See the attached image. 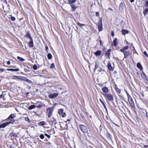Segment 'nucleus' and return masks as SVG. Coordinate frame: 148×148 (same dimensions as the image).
I'll list each match as a JSON object with an SVG mask.
<instances>
[{
    "instance_id": "nucleus-20",
    "label": "nucleus",
    "mask_w": 148,
    "mask_h": 148,
    "mask_svg": "<svg viewBox=\"0 0 148 148\" xmlns=\"http://www.w3.org/2000/svg\"><path fill=\"white\" fill-rule=\"evenodd\" d=\"M29 47H33V44L32 40H31L29 42Z\"/></svg>"
},
{
    "instance_id": "nucleus-49",
    "label": "nucleus",
    "mask_w": 148,
    "mask_h": 148,
    "mask_svg": "<svg viewBox=\"0 0 148 148\" xmlns=\"http://www.w3.org/2000/svg\"><path fill=\"white\" fill-rule=\"evenodd\" d=\"M146 11H145V10H144V11H143V14H144V15L145 16V15H146Z\"/></svg>"
},
{
    "instance_id": "nucleus-11",
    "label": "nucleus",
    "mask_w": 148,
    "mask_h": 148,
    "mask_svg": "<svg viewBox=\"0 0 148 148\" xmlns=\"http://www.w3.org/2000/svg\"><path fill=\"white\" fill-rule=\"evenodd\" d=\"M102 91L105 93H107L108 92V88L107 87H104L102 88Z\"/></svg>"
},
{
    "instance_id": "nucleus-62",
    "label": "nucleus",
    "mask_w": 148,
    "mask_h": 148,
    "mask_svg": "<svg viewBox=\"0 0 148 148\" xmlns=\"http://www.w3.org/2000/svg\"><path fill=\"white\" fill-rule=\"evenodd\" d=\"M144 75L145 76V74L144 73Z\"/></svg>"
},
{
    "instance_id": "nucleus-46",
    "label": "nucleus",
    "mask_w": 148,
    "mask_h": 148,
    "mask_svg": "<svg viewBox=\"0 0 148 148\" xmlns=\"http://www.w3.org/2000/svg\"><path fill=\"white\" fill-rule=\"evenodd\" d=\"M40 123L41 124V125H45V122H41Z\"/></svg>"
},
{
    "instance_id": "nucleus-15",
    "label": "nucleus",
    "mask_w": 148,
    "mask_h": 148,
    "mask_svg": "<svg viewBox=\"0 0 148 148\" xmlns=\"http://www.w3.org/2000/svg\"><path fill=\"white\" fill-rule=\"evenodd\" d=\"M99 66V63L98 61H96L95 62V66L94 68V71H95L98 67Z\"/></svg>"
},
{
    "instance_id": "nucleus-41",
    "label": "nucleus",
    "mask_w": 148,
    "mask_h": 148,
    "mask_svg": "<svg viewBox=\"0 0 148 148\" xmlns=\"http://www.w3.org/2000/svg\"><path fill=\"white\" fill-rule=\"evenodd\" d=\"M144 54L147 57H148V55L147 54V53L145 51L143 52Z\"/></svg>"
},
{
    "instance_id": "nucleus-34",
    "label": "nucleus",
    "mask_w": 148,
    "mask_h": 148,
    "mask_svg": "<svg viewBox=\"0 0 148 148\" xmlns=\"http://www.w3.org/2000/svg\"><path fill=\"white\" fill-rule=\"evenodd\" d=\"M44 136L43 135L41 134L40 136V138L41 139H43L44 138Z\"/></svg>"
},
{
    "instance_id": "nucleus-5",
    "label": "nucleus",
    "mask_w": 148,
    "mask_h": 148,
    "mask_svg": "<svg viewBox=\"0 0 148 148\" xmlns=\"http://www.w3.org/2000/svg\"><path fill=\"white\" fill-rule=\"evenodd\" d=\"M58 113L60 115L63 117H65L66 116V113L63 112V110L62 109H60L58 110Z\"/></svg>"
},
{
    "instance_id": "nucleus-12",
    "label": "nucleus",
    "mask_w": 148,
    "mask_h": 148,
    "mask_svg": "<svg viewBox=\"0 0 148 148\" xmlns=\"http://www.w3.org/2000/svg\"><path fill=\"white\" fill-rule=\"evenodd\" d=\"M101 51L98 50L94 53V54L97 56H99L101 55Z\"/></svg>"
},
{
    "instance_id": "nucleus-3",
    "label": "nucleus",
    "mask_w": 148,
    "mask_h": 148,
    "mask_svg": "<svg viewBox=\"0 0 148 148\" xmlns=\"http://www.w3.org/2000/svg\"><path fill=\"white\" fill-rule=\"evenodd\" d=\"M105 97L109 101H112L113 100V96L110 93L104 95Z\"/></svg>"
},
{
    "instance_id": "nucleus-4",
    "label": "nucleus",
    "mask_w": 148,
    "mask_h": 148,
    "mask_svg": "<svg viewBox=\"0 0 148 148\" xmlns=\"http://www.w3.org/2000/svg\"><path fill=\"white\" fill-rule=\"evenodd\" d=\"M59 95L58 92H56L51 94L48 95L49 98L52 99L57 97Z\"/></svg>"
},
{
    "instance_id": "nucleus-23",
    "label": "nucleus",
    "mask_w": 148,
    "mask_h": 148,
    "mask_svg": "<svg viewBox=\"0 0 148 148\" xmlns=\"http://www.w3.org/2000/svg\"><path fill=\"white\" fill-rule=\"evenodd\" d=\"M17 58L20 61L22 62L24 61H25V59H23V58L21 57H20L19 56H18L17 57Z\"/></svg>"
},
{
    "instance_id": "nucleus-31",
    "label": "nucleus",
    "mask_w": 148,
    "mask_h": 148,
    "mask_svg": "<svg viewBox=\"0 0 148 148\" xmlns=\"http://www.w3.org/2000/svg\"><path fill=\"white\" fill-rule=\"evenodd\" d=\"M25 81H26L29 83H31L32 82V81L30 80L27 79V78H26Z\"/></svg>"
},
{
    "instance_id": "nucleus-13",
    "label": "nucleus",
    "mask_w": 148,
    "mask_h": 148,
    "mask_svg": "<svg viewBox=\"0 0 148 148\" xmlns=\"http://www.w3.org/2000/svg\"><path fill=\"white\" fill-rule=\"evenodd\" d=\"M123 53L124 55V58H126L129 55V52L127 51H124L122 52Z\"/></svg>"
},
{
    "instance_id": "nucleus-32",
    "label": "nucleus",
    "mask_w": 148,
    "mask_h": 148,
    "mask_svg": "<svg viewBox=\"0 0 148 148\" xmlns=\"http://www.w3.org/2000/svg\"><path fill=\"white\" fill-rule=\"evenodd\" d=\"M4 123L2 124L1 125H0V129L2 128H4L5 127V126H4Z\"/></svg>"
},
{
    "instance_id": "nucleus-2",
    "label": "nucleus",
    "mask_w": 148,
    "mask_h": 148,
    "mask_svg": "<svg viewBox=\"0 0 148 148\" xmlns=\"http://www.w3.org/2000/svg\"><path fill=\"white\" fill-rule=\"evenodd\" d=\"M79 127L81 131L83 133H86L88 132L87 128L86 126L84 125H80Z\"/></svg>"
},
{
    "instance_id": "nucleus-43",
    "label": "nucleus",
    "mask_w": 148,
    "mask_h": 148,
    "mask_svg": "<svg viewBox=\"0 0 148 148\" xmlns=\"http://www.w3.org/2000/svg\"><path fill=\"white\" fill-rule=\"evenodd\" d=\"M45 136H47V137H48L49 138L50 137V136L48 134H45Z\"/></svg>"
},
{
    "instance_id": "nucleus-60",
    "label": "nucleus",
    "mask_w": 148,
    "mask_h": 148,
    "mask_svg": "<svg viewBox=\"0 0 148 148\" xmlns=\"http://www.w3.org/2000/svg\"><path fill=\"white\" fill-rule=\"evenodd\" d=\"M130 1L131 3H132L134 1V0H130Z\"/></svg>"
},
{
    "instance_id": "nucleus-14",
    "label": "nucleus",
    "mask_w": 148,
    "mask_h": 148,
    "mask_svg": "<svg viewBox=\"0 0 148 148\" xmlns=\"http://www.w3.org/2000/svg\"><path fill=\"white\" fill-rule=\"evenodd\" d=\"M122 33L123 35H125L126 34H128L129 33V31L125 29H123L122 30Z\"/></svg>"
},
{
    "instance_id": "nucleus-21",
    "label": "nucleus",
    "mask_w": 148,
    "mask_h": 148,
    "mask_svg": "<svg viewBox=\"0 0 148 148\" xmlns=\"http://www.w3.org/2000/svg\"><path fill=\"white\" fill-rule=\"evenodd\" d=\"M15 116L14 114H12L7 119H12Z\"/></svg>"
},
{
    "instance_id": "nucleus-26",
    "label": "nucleus",
    "mask_w": 148,
    "mask_h": 148,
    "mask_svg": "<svg viewBox=\"0 0 148 148\" xmlns=\"http://www.w3.org/2000/svg\"><path fill=\"white\" fill-rule=\"evenodd\" d=\"M47 57L48 59L50 60L52 58V56L50 53H49L47 55Z\"/></svg>"
},
{
    "instance_id": "nucleus-29",
    "label": "nucleus",
    "mask_w": 148,
    "mask_h": 148,
    "mask_svg": "<svg viewBox=\"0 0 148 148\" xmlns=\"http://www.w3.org/2000/svg\"><path fill=\"white\" fill-rule=\"evenodd\" d=\"M25 120L28 122V123L30 122V120L28 117H26L25 118Z\"/></svg>"
},
{
    "instance_id": "nucleus-24",
    "label": "nucleus",
    "mask_w": 148,
    "mask_h": 148,
    "mask_svg": "<svg viewBox=\"0 0 148 148\" xmlns=\"http://www.w3.org/2000/svg\"><path fill=\"white\" fill-rule=\"evenodd\" d=\"M20 76H15L14 75L12 76V79H15L16 78H17L18 79H19L20 78Z\"/></svg>"
},
{
    "instance_id": "nucleus-37",
    "label": "nucleus",
    "mask_w": 148,
    "mask_h": 148,
    "mask_svg": "<svg viewBox=\"0 0 148 148\" xmlns=\"http://www.w3.org/2000/svg\"><path fill=\"white\" fill-rule=\"evenodd\" d=\"M55 67V65L53 63L50 66V68H54Z\"/></svg>"
},
{
    "instance_id": "nucleus-9",
    "label": "nucleus",
    "mask_w": 148,
    "mask_h": 148,
    "mask_svg": "<svg viewBox=\"0 0 148 148\" xmlns=\"http://www.w3.org/2000/svg\"><path fill=\"white\" fill-rule=\"evenodd\" d=\"M111 51V49H109L107 50L106 53H105V56L107 58H109V56L110 54V52Z\"/></svg>"
},
{
    "instance_id": "nucleus-50",
    "label": "nucleus",
    "mask_w": 148,
    "mask_h": 148,
    "mask_svg": "<svg viewBox=\"0 0 148 148\" xmlns=\"http://www.w3.org/2000/svg\"><path fill=\"white\" fill-rule=\"evenodd\" d=\"M7 64L8 65L10 64V61H8L7 62Z\"/></svg>"
},
{
    "instance_id": "nucleus-38",
    "label": "nucleus",
    "mask_w": 148,
    "mask_h": 148,
    "mask_svg": "<svg viewBox=\"0 0 148 148\" xmlns=\"http://www.w3.org/2000/svg\"><path fill=\"white\" fill-rule=\"evenodd\" d=\"M126 93H127V96L128 99H130V98H132L130 96L127 92H126Z\"/></svg>"
},
{
    "instance_id": "nucleus-33",
    "label": "nucleus",
    "mask_w": 148,
    "mask_h": 148,
    "mask_svg": "<svg viewBox=\"0 0 148 148\" xmlns=\"http://www.w3.org/2000/svg\"><path fill=\"white\" fill-rule=\"evenodd\" d=\"M33 68L35 70H36L38 69V67L36 65H34L33 66Z\"/></svg>"
},
{
    "instance_id": "nucleus-19",
    "label": "nucleus",
    "mask_w": 148,
    "mask_h": 148,
    "mask_svg": "<svg viewBox=\"0 0 148 148\" xmlns=\"http://www.w3.org/2000/svg\"><path fill=\"white\" fill-rule=\"evenodd\" d=\"M7 70L9 71H17L19 70V69H18L17 68L16 69H7Z\"/></svg>"
},
{
    "instance_id": "nucleus-59",
    "label": "nucleus",
    "mask_w": 148,
    "mask_h": 148,
    "mask_svg": "<svg viewBox=\"0 0 148 148\" xmlns=\"http://www.w3.org/2000/svg\"><path fill=\"white\" fill-rule=\"evenodd\" d=\"M101 42H102V41L101 40H99V42H100V45H101Z\"/></svg>"
},
{
    "instance_id": "nucleus-54",
    "label": "nucleus",
    "mask_w": 148,
    "mask_h": 148,
    "mask_svg": "<svg viewBox=\"0 0 148 148\" xmlns=\"http://www.w3.org/2000/svg\"><path fill=\"white\" fill-rule=\"evenodd\" d=\"M108 10H111V11H113V10L111 8H108Z\"/></svg>"
},
{
    "instance_id": "nucleus-1",
    "label": "nucleus",
    "mask_w": 148,
    "mask_h": 148,
    "mask_svg": "<svg viewBox=\"0 0 148 148\" xmlns=\"http://www.w3.org/2000/svg\"><path fill=\"white\" fill-rule=\"evenodd\" d=\"M53 108L52 107L47 108L46 109L47 112L48 114L49 118L50 117L52 116V113L53 112Z\"/></svg>"
},
{
    "instance_id": "nucleus-48",
    "label": "nucleus",
    "mask_w": 148,
    "mask_h": 148,
    "mask_svg": "<svg viewBox=\"0 0 148 148\" xmlns=\"http://www.w3.org/2000/svg\"><path fill=\"white\" fill-rule=\"evenodd\" d=\"M96 15L97 16H98L99 15V13L98 12H96Z\"/></svg>"
},
{
    "instance_id": "nucleus-28",
    "label": "nucleus",
    "mask_w": 148,
    "mask_h": 148,
    "mask_svg": "<svg viewBox=\"0 0 148 148\" xmlns=\"http://www.w3.org/2000/svg\"><path fill=\"white\" fill-rule=\"evenodd\" d=\"M77 0H69L68 2L70 3H73L75 2Z\"/></svg>"
},
{
    "instance_id": "nucleus-10",
    "label": "nucleus",
    "mask_w": 148,
    "mask_h": 148,
    "mask_svg": "<svg viewBox=\"0 0 148 148\" xmlns=\"http://www.w3.org/2000/svg\"><path fill=\"white\" fill-rule=\"evenodd\" d=\"M14 121L15 120L14 119H12L10 122L4 123V126H5L6 127L8 125H9L10 124L13 123V122H14Z\"/></svg>"
},
{
    "instance_id": "nucleus-7",
    "label": "nucleus",
    "mask_w": 148,
    "mask_h": 148,
    "mask_svg": "<svg viewBox=\"0 0 148 148\" xmlns=\"http://www.w3.org/2000/svg\"><path fill=\"white\" fill-rule=\"evenodd\" d=\"M108 69L110 71H113L114 69V67L112 66L110 62H108Z\"/></svg>"
},
{
    "instance_id": "nucleus-53",
    "label": "nucleus",
    "mask_w": 148,
    "mask_h": 148,
    "mask_svg": "<svg viewBox=\"0 0 148 148\" xmlns=\"http://www.w3.org/2000/svg\"><path fill=\"white\" fill-rule=\"evenodd\" d=\"M104 107V108H105V109L106 111V112H107V108H106V106H105Z\"/></svg>"
},
{
    "instance_id": "nucleus-47",
    "label": "nucleus",
    "mask_w": 148,
    "mask_h": 148,
    "mask_svg": "<svg viewBox=\"0 0 148 148\" xmlns=\"http://www.w3.org/2000/svg\"><path fill=\"white\" fill-rule=\"evenodd\" d=\"M144 148H148V145H144Z\"/></svg>"
},
{
    "instance_id": "nucleus-57",
    "label": "nucleus",
    "mask_w": 148,
    "mask_h": 148,
    "mask_svg": "<svg viewBox=\"0 0 148 148\" xmlns=\"http://www.w3.org/2000/svg\"><path fill=\"white\" fill-rule=\"evenodd\" d=\"M146 116L147 118H148V112H146Z\"/></svg>"
},
{
    "instance_id": "nucleus-52",
    "label": "nucleus",
    "mask_w": 148,
    "mask_h": 148,
    "mask_svg": "<svg viewBox=\"0 0 148 148\" xmlns=\"http://www.w3.org/2000/svg\"><path fill=\"white\" fill-rule=\"evenodd\" d=\"M102 105L104 107V106H106L104 103L103 102L102 103H101Z\"/></svg>"
},
{
    "instance_id": "nucleus-45",
    "label": "nucleus",
    "mask_w": 148,
    "mask_h": 148,
    "mask_svg": "<svg viewBox=\"0 0 148 148\" xmlns=\"http://www.w3.org/2000/svg\"><path fill=\"white\" fill-rule=\"evenodd\" d=\"M3 97H4V95H3V94H1L0 95V98H3Z\"/></svg>"
},
{
    "instance_id": "nucleus-22",
    "label": "nucleus",
    "mask_w": 148,
    "mask_h": 148,
    "mask_svg": "<svg viewBox=\"0 0 148 148\" xmlns=\"http://www.w3.org/2000/svg\"><path fill=\"white\" fill-rule=\"evenodd\" d=\"M36 106L35 105H32L30 106L28 108V109L29 110H31L35 108Z\"/></svg>"
},
{
    "instance_id": "nucleus-42",
    "label": "nucleus",
    "mask_w": 148,
    "mask_h": 148,
    "mask_svg": "<svg viewBox=\"0 0 148 148\" xmlns=\"http://www.w3.org/2000/svg\"><path fill=\"white\" fill-rule=\"evenodd\" d=\"M145 6L146 7H148V1H147L146 2V3L145 5Z\"/></svg>"
},
{
    "instance_id": "nucleus-35",
    "label": "nucleus",
    "mask_w": 148,
    "mask_h": 148,
    "mask_svg": "<svg viewBox=\"0 0 148 148\" xmlns=\"http://www.w3.org/2000/svg\"><path fill=\"white\" fill-rule=\"evenodd\" d=\"M77 24L80 27H82V26L85 25L84 24H81L79 23H78Z\"/></svg>"
},
{
    "instance_id": "nucleus-8",
    "label": "nucleus",
    "mask_w": 148,
    "mask_h": 148,
    "mask_svg": "<svg viewBox=\"0 0 148 148\" xmlns=\"http://www.w3.org/2000/svg\"><path fill=\"white\" fill-rule=\"evenodd\" d=\"M128 101L131 106L132 107H134L135 105L132 98H130V99H128Z\"/></svg>"
},
{
    "instance_id": "nucleus-30",
    "label": "nucleus",
    "mask_w": 148,
    "mask_h": 148,
    "mask_svg": "<svg viewBox=\"0 0 148 148\" xmlns=\"http://www.w3.org/2000/svg\"><path fill=\"white\" fill-rule=\"evenodd\" d=\"M26 36H27L31 40H32L31 36L30 34L29 33H27Z\"/></svg>"
},
{
    "instance_id": "nucleus-63",
    "label": "nucleus",
    "mask_w": 148,
    "mask_h": 148,
    "mask_svg": "<svg viewBox=\"0 0 148 148\" xmlns=\"http://www.w3.org/2000/svg\"><path fill=\"white\" fill-rule=\"evenodd\" d=\"M147 89H148V86L147 87Z\"/></svg>"
},
{
    "instance_id": "nucleus-40",
    "label": "nucleus",
    "mask_w": 148,
    "mask_h": 148,
    "mask_svg": "<svg viewBox=\"0 0 148 148\" xmlns=\"http://www.w3.org/2000/svg\"><path fill=\"white\" fill-rule=\"evenodd\" d=\"M116 90L118 93H120L121 90L119 89L118 88H117L116 89Z\"/></svg>"
},
{
    "instance_id": "nucleus-16",
    "label": "nucleus",
    "mask_w": 148,
    "mask_h": 148,
    "mask_svg": "<svg viewBox=\"0 0 148 148\" xmlns=\"http://www.w3.org/2000/svg\"><path fill=\"white\" fill-rule=\"evenodd\" d=\"M128 48L129 46L128 45H127L124 47L123 49H121L120 51L121 52L125 51V50L127 49Z\"/></svg>"
},
{
    "instance_id": "nucleus-39",
    "label": "nucleus",
    "mask_w": 148,
    "mask_h": 148,
    "mask_svg": "<svg viewBox=\"0 0 148 148\" xmlns=\"http://www.w3.org/2000/svg\"><path fill=\"white\" fill-rule=\"evenodd\" d=\"M123 4L122 3H120V8H121L122 9L123 8Z\"/></svg>"
},
{
    "instance_id": "nucleus-17",
    "label": "nucleus",
    "mask_w": 148,
    "mask_h": 148,
    "mask_svg": "<svg viewBox=\"0 0 148 148\" xmlns=\"http://www.w3.org/2000/svg\"><path fill=\"white\" fill-rule=\"evenodd\" d=\"M71 6L72 9V11H74L77 8V7L75 6V5L74 4H71Z\"/></svg>"
},
{
    "instance_id": "nucleus-44",
    "label": "nucleus",
    "mask_w": 148,
    "mask_h": 148,
    "mask_svg": "<svg viewBox=\"0 0 148 148\" xmlns=\"http://www.w3.org/2000/svg\"><path fill=\"white\" fill-rule=\"evenodd\" d=\"M112 36L113 37L114 36V34L113 31H112L111 32Z\"/></svg>"
},
{
    "instance_id": "nucleus-6",
    "label": "nucleus",
    "mask_w": 148,
    "mask_h": 148,
    "mask_svg": "<svg viewBox=\"0 0 148 148\" xmlns=\"http://www.w3.org/2000/svg\"><path fill=\"white\" fill-rule=\"evenodd\" d=\"M98 28L99 32L101 31L102 30L103 27L101 20L99 22L98 25Z\"/></svg>"
},
{
    "instance_id": "nucleus-27",
    "label": "nucleus",
    "mask_w": 148,
    "mask_h": 148,
    "mask_svg": "<svg viewBox=\"0 0 148 148\" xmlns=\"http://www.w3.org/2000/svg\"><path fill=\"white\" fill-rule=\"evenodd\" d=\"M20 77V78H19V79H21V80H22L25 81V79L26 78V77H23L21 76Z\"/></svg>"
},
{
    "instance_id": "nucleus-61",
    "label": "nucleus",
    "mask_w": 148,
    "mask_h": 148,
    "mask_svg": "<svg viewBox=\"0 0 148 148\" xmlns=\"http://www.w3.org/2000/svg\"><path fill=\"white\" fill-rule=\"evenodd\" d=\"M42 107L41 106H37V107L38 108H40Z\"/></svg>"
},
{
    "instance_id": "nucleus-55",
    "label": "nucleus",
    "mask_w": 148,
    "mask_h": 148,
    "mask_svg": "<svg viewBox=\"0 0 148 148\" xmlns=\"http://www.w3.org/2000/svg\"><path fill=\"white\" fill-rule=\"evenodd\" d=\"M45 48H46V50H47L48 49V48L47 46H46L45 47Z\"/></svg>"
},
{
    "instance_id": "nucleus-51",
    "label": "nucleus",
    "mask_w": 148,
    "mask_h": 148,
    "mask_svg": "<svg viewBox=\"0 0 148 148\" xmlns=\"http://www.w3.org/2000/svg\"><path fill=\"white\" fill-rule=\"evenodd\" d=\"M145 10L146 12H148V8L146 9Z\"/></svg>"
},
{
    "instance_id": "nucleus-36",
    "label": "nucleus",
    "mask_w": 148,
    "mask_h": 148,
    "mask_svg": "<svg viewBox=\"0 0 148 148\" xmlns=\"http://www.w3.org/2000/svg\"><path fill=\"white\" fill-rule=\"evenodd\" d=\"M11 19L12 21H14L15 20V18L13 16H11Z\"/></svg>"
},
{
    "instance_id": "nucleus-25",
    "label": "nucleus",
    "mask_w": 148,
    "mask_h": 148,
    "mask_svg": "<svg viewBox=\"0 0 148 148\" xmlns=\"http://www.w3.org/2000/svg\"><path fill=\"white\" fill-rule=\"evenodd\" d=\"M113 44L114 46H116L117 44V38H115L113 41Z\"/></svg>"
},
{
    "instance_id": "nucleus-18",
    "label": "nucleus",
    "mask_w": 148,
    "mask_h": 148,
    "mask_svg": "<svg viewBox=\"0 0 148 148\" xmlns=\"http://www.w3.org/2000/svg\"><path fill=\"white\" fill-rule=\"evenodd\" d=\"M137 66L141 70L143 69V67L140 63H138L137 64Z\"/></svg>"
},
{
    "instance_id": "nucleus-58",
    "label": "nucleus",
    "mask_w": 148,
    "mask_h": 148,
    "mask_svg": "<svg viewBox=\"0 0 148 148\" xmlns=\"http://www.w3.org/2000/svg\"><path fill=\"white\" fill-rule=\"evenodd\" d=\"M32 128H33V130H35V128L34 127V126H32Z\"/></svg>"
},
{
    "instance_id": "nucleus-56",
    "label": "nucleus",
    "mask_w": 148,
    "mask_h": 148,
    "mask_svg": "<svg viewBox=\"0 0 148 148\" xmlns=\"http://www.w3.org/2000/svg\"><path fill=\"white\" fill-rule=\"evenodd\" d=\"M99 100V101L101 103L103 102L101 99H100Z\"/></svg>"
}]
</instances>
